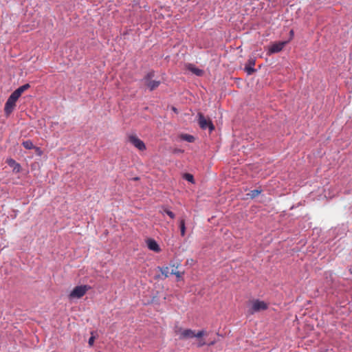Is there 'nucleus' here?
I'll return each instance as SVG.
<instances>
[{"label":"nucleus","instance_id":"obj_1","mask_svg":"<svg viewBox=\"0 0 352 352\" xmlns=\"http://www.w3.org/2000/svg\"><path fill=\"white\" fill-rule=\"evenodd\" d=\"M175 332L177 335L179 336V338L180 340L193 338L195 337L197 338H200L205 335V331L203 330L199 331L197 333H195V331L190 329H183L182 328H179L177 330H176Z\"/></svg>","mask_w":352,"mask_h":352},{"label":"nucleus","instance_id":"obj_2","mask_svg":"<svg viewBox=\"0 0 352 352\" xmlns=\"http://www.w3.org/2000/svg\"><path fill=\"white\" fill-rule=\"evenodd\" d=\"M155 76L154 71L148 72L142 79L144 85L149 89L150 91H153L157 88L161 84L160 80H153L152 78Z\"/></svg>","mask_w":352,"mask_h":352},{"label":"nucleus","instance_id":"obj_3","mask_svg":"<svg viewBox=\"0 0 352 352\" xmlns=\"http://www.w3.org/2000/svg\"><path fill=\"white\" fill-rule=\"evenodd\" d=\"M251 307L249 312L253 314L255 312L266 310L268 308V305L265 302L259 300H253L251 302Z\"/></svg>","mask_w":352,"mask_h":352},{"label":"nucleus","instance_id":"obj_4","mask_svg":"<svg viewBox=\"0 0 352 352\" xmlns=\"http://www.w3.org/2000/svg\"><path fill=\"white\" fill-rule=\"evenodd\" d=\"M198 123L199 126L202 129H208L210 132H212L214 129V126L212 124V121L210 119H206L203 113H198Z\"/></svg>","mask_w":352,"mask_h":352},{"label":"nucleus","instance_id":"obj_5","mask_svg":"<svg viewBox=\"0 0 352 352\" xmlns=\"http://www.w3.org/2000/svg\"><path fill=\"white\" fill-rule=\"evenodd\" d=\"M90 287L87 285H80L75 287L69 294L70 298H80L82 297Z\"/></svg>","mask_w":352,"mask_h":352},{"label":"nucleus","instance_id":"obj_6","mask_svg":"<svg viewBox=\"0 0 352 352\" xmlns=\"http://www.w3.org/2000/svg\"><path fill=\"white\" fill-rule=\"evenodd\" d=\"M18 99L19 98L12 93L9 96L4 107V111L7 116L10 115L13 111Z\"/></svg>","mask_w":352,"mask_h":352},{"label":"nucleus","instance_id":"obj_7","mask_svg":"<svg viewBox=\"0 0 352 352\" xmlns=\"http://www.w3.org/2000/svg\"><path fill=\"white\" fill-rule=\"evenodd\" d=\"M129 141L131 144H132L138 150H140V151L146 150L145 144L137 135H130L129 136Z\"/></svg>","mask_w":352,"mask_h":352},{"label":"nucleus","instance_id":"obj_8","mask_svg":"<svg viewBox=\"0 0 352 352\" xmlns=\"http://www.w3.org/2000/svg\"><path fill=\"white\" fill-rule=\"evenodd\" d=\"M287 43V41H282L272 44L268 49L267 54L270 55L272 54L278 53L280 52Z\"/></svg>","mask_w":352,"mask_h":352},{"label":"nucleus","instance_id":"obj_9","mask_svg":"<svg viewBox=\"0 0 352 352\" xmlns=\"http://www.w3.org/2000/svg\"><path fill=\"white\" fill-rule=\"evenodd\" d=\"M146 244L149 250L155 252H160L161 251V248H160L157 243L153 239H148L146 241Z\"/></svg>","mask_w":352,"mask_h":352},{"label":"nucleus","instance_id":"obj_10","mask_svg":"<svg viewBox=\"0 0 352 352\" xmlns=\"http://www.w3.org/2000/svg\"><path fill=\"white\" fill-rule=\"evenodd\" d=\"M6 163L13 168V171L15 173H19L21 171V165L17 163L14 160L9 158L6 160Z\"/></svg>","mask_w":352,"mask_h":352},{"label":"nucleus","instance_id":"obj_11","mask_svg":"<svg viewBox=\"0 0 352 352\" xmlns=\"http://www.w3.org/2000/svg\"><path fill=\"white\" fill-rule=\"evenodd\" d=\"M30 87V85L28 83L25 84V85L19 87L18 89H16L14 91L12 92V94L14 95H15V96H16L18 98H19V97L21 96V94L24 91L28 90Z\"/></svg>","mask_w":352,"mask_h":352},{"label":"nucleus","instance_id":"obj_12","mask_svg":"<svg viewBox=\"0 0 352 352\" xmlns=\"http://www.w3.org/2000/svg\"><path fill=\"white\" fill-rule=\"evenodd\" d=\"M254 60L250 59L248 60V64L245 67V71L247 72L248 75H251L255 72V69H254Z\"/></svg>","mask_w":352,"mask_h":352},{"label":"nucleus","instance_id":"obj_13","mask_svg":"<svg viewBox=\"0 0 352 352\" xmlns=\"http://www.w3.org/2000/svg\"><path fill=\"white\" fill-rule=\"evenodd\" d=\"M187 68H188V70H190V72H192L193 74H195V75H197L198 76H201L204 74V71L203 70L195 67L192 64H189L187 66Z\"/></svg>","mask_w":352,"mask_h":352},{"label":"nucleus","instance_id":"obj_14","mask_svg":"<svg viewBox=\"0 0 352 352\" xmlns=\"http://www.w3.org/2000/svg\"><path fill=\"white\" fill-rule=\"evenodd\" d=\"M262 192V190L255 189L251 190L250 192L247 194V196L251 199H254L258 195H260Z\"/></svg>","mask_w":352,"mask_h":352},{"label":"nucleus","instance_id":"obj_15","mask_svg":"<svg viewBox=\"0 0 352 352\" xmlns=\"http://www.w3.org/2000/svg\"><path fill=\"white\" fill-rule=\"evenodd\" d=\"M159 270L161 272L162 274L164 276L165 278L168 277L169 274H170V272L169 271V267H159Z\"/></svg>","mask_w":352,"mask_h":352},{"label":"nucleus","instance_id":"obj_16","mask_svg":"<svg viewBox=\"0 0 352 352\" xmlns=\"http://www.w3.org/2000/svg\"><path fill=\"white\" fill-rule=\"evenodd\" d=\"M181 139L188 142H193L195 141L194 136L188 134H182L181 135Z\"/></svg>","mask_w":352,"mask_h":352},{"label":"nucleus","instance_id":"obj_17","mask_svg":"<svg viewBox=\"0 0 352 352\" xmlns=\"http://www.w3.org/2000/svg\"><path fill=\"white\" fill-rule=\"evenodd\" d=\"M179 228L181 235L184 236L186 233V227H185V221L184 219H181L179 221Z\"/></svg>","mask_w":352,"mask_h":352},{"label":"nucleus","instance_id":"obj_18","mask_svg":"<svg viewBox=\"0 0 352 352\" xmlns=\"http://www.w3.org/2000/svg\"><path fill=\"white\" fill-rule=\"evenodd\" d=\"M22 144L26 149H32L34 148V144L31 140L24 141L23 142Z\"/></svg>","mask_w":352,"mask_h":352},{"label":"nucleus","instance_id":"obj_19","mask_svg":"<svg viewBox=\"0 0 352 352\" xmlns=\"http://www.w3.org/2000/svg\"><path fill=\"white\" fill-rule=\"evenodd\" d=\"M186 180L190 183H194L193 175L190 173H185L183 177Z\"/></svg>","mask_w":352,"mask_h":352},{"label":"nucleus","instance_id":"obj_20","mask_svg":"<svg viewBox=\"0 0 352 352\" xmlns=\"http://www.w3.org/2000/svg\"><path fill=\"white\" fill-rule=\"evenodd\" d=\"M162 213H164H164H166V214L167 215H168V216L170 217V218H171V219H174V218H175V214H174L172 211H170V210H168V209H166V208H163V211H162Z\"/></svg>","mask_w":352,"mask_h":352},{"label":"nucleus","instance_id":"obj_21","mask_svg":"<svg viewBox=\"0 0 352 352\" xmlns=\"http://www.w3.org/2000/svg\"><path fill=\"white\" fill-rule=\"evenodd\" d=\"M170 274H174L178 278H181L183 273H181L179 271H174L173 269H172L171 272H170Z\"/></svg>","mask_w":352,"mask_h":352},{"label":"nucleus","instance_id":"obj_22","mask_svg":"<svg viewBox=\"0 0 352 352\" xmlns=\"http://www.w3.org/2000/svg\"><path fill=\"white\" fill-rule=\"evenodd\" d=\"M94 340H95V337L94 336H91L89 338V341H88V344L90 346H92L94 345Z\"/></svg>","mask_w":352,"mask_h":352},{"label":"nucleus","instance_id":"obj_23","mask_svg":"<svg viewBox=\"0 0 352 352\" xmlns=\"http://www.w3.org/2000/svg\"><path fill=\"white\" fill-rule=\"evenodd\" d=\"M205 344H206V342L203 339H201L199 340L197 346H198V347H201Z\"/></svg>","mask_w":352,"mask_h":352},{"label":"nucleus","instance_id":"obj_24","mask_svg":"<svg viewBox=\"0 0 352 352\" xmlns=\"http://www.w3.org/2000/svg\"><path fill=\"white\" fill-rule=\"evenodd\" d=\"M215 342H215L214 340L211 341V342L208 344V345H210H210H213V344H214V343H215Z\"/></svg>","mask_w":352,"mask_h":352},{"label":"nucleus","instance_id":"obj_25","mask_svg":"<svg viewBox=\"0 0 352 352\" xmlns=\"http://www.w3.org/2000/svg\"><path fill=\"white\" fill-rule=\"evenodd\" d=\"M172 267H173V269L174 270V271H177V266L175 267V265H173Z\"/></svg>","mask_w":352,"mask_h":352},{"label":"nucleus","instance_id":"obj_26","mask_svg":"<svg viewBox=\"0 0 352 352\" xmlns=\"http://www.w3.org/2000/svg\"><path fill=\"white\" fill-rule=\"evenodd\" d=\"M290 34H291L292 36H293V34H294V31H293V30H291V31H290Z\"/></svg>","mask_w":352,"mask_h":352}]
</instances>
